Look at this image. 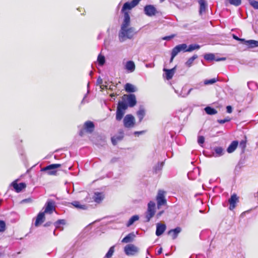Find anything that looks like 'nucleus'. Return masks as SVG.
Wrapping results in <instances>:
<instances>
[{
    "instance_id": "obj_25",
    "label": "nucleus",
    "mask_w": 258,
    "mask_h": 258,
    "mask_svg": "<svg viewBox=\"0 0 258 258\" xmlns=\"http://www.w3.org/2000/svg\"><path fill=\"white\" fill-rule=\"evenodd\" d=\"M243 44H245L248 46L250 48H254L258 47V41L254 40H245L243 41Z\"/></svg>"
},
{
    "instance_id": "obj_29",
    "label": "nucleus",
    "mask_w": 258,
    "mask_h": 258,
    "mask_svg": "<svg viewBox=\"0 0 258 258\" xmlns=\"http://www.w3.org/2000/svg\"><path fill=\"white\" fill-rule=\"evenodd\" d=\"M201 46L197 44H191L187 46L186 45V52H192L195 50H198L200 48Z\"/></svg>"
},
{
    "instance_id": "obj_21",
    "label": "nucleus",
    "mask_w": 258,
    "mask_h": 258,
    "mask_svg": "<svg viewBox=\"0 0 258 258\" xmlns=\"http://www.w3.org/2000/svg\"><path fill=\"white\" fill-rule=\"evenodd\" d=\"M125 69L128 73H132L135 70V64L132 60H128L126 62L125 65Z\"/></svg>"
},
{
    "instance_id": "obj_51",
    "label": "nucleus",
    "mask_w": 258,
    "mask_h": 258,
    "mask_svg": "<svg viewBox=\"0 0 258 258\" xmlns=\"http://www.w3.org/2000/svg\"><path fill=\"white\" fill-rule=\"evenodd\" d=\"M97 85H101L103 83L102 79L100 78V77H99L98 78L97 80Z\"/></svg>"
},
{
    "instance_id": "obj_41",
    "label": "nucleus",
    "mask_w": 258,
    "mask_h": 258,
    "mask_svg": "<svg viewBox=\"0 0 258 258\" xmlns=\"http://www.w3.org/2000/svg\"><path fill=\"white\" fill-rule=\"evenodd\" d=\"M218 81V78H213L209 80H205L204 81V84L205 85H211L216 83Z\"/></svg>"
},
{
    "instance_id": "obj_13",
    "label": "nucleus",
    "mask_w": 258,
    "mask_h": 258,
    "mask_svg": "<svg viewBox=\"0 0 258 258\" xmlns=\"http://www.w3.org/2000/svg\"><path fill=\"white\" fill-rule=\"evenodd\" d=\"M186 44L182 43L178 44L175 46L172 50L174 52V54H178L180 52H186Z\"/></svg>"
},
{
    "instance_id": "obj_62",
    "label": "nucleus",
    "mask_w": 258,
    "mask_h": 258,
    "mask_svg": "<svg viewBox=\"0 0 258 258\" xmlns=\"http://www.w3.org/2000/svg\"><path fill=\"white\" fill-rule=\"evenodd\" d=\"M162 252V248L161 247L158 250L157 254L159 255V254H161Z\"/></svg>"
},
{
    "instance_id": "obj_4",
    "label": "nucleus",
    "mask_w": 258,
    "mask_h": 258,
    "mask_svg": "<svg viewBox=\"0 0 258 258\" xmlns=\"http://www.w3.org/2000/svg\"><path fill=\"white\" fill-rule=\"evenodd\" d=\"M155 203L150 201L148 204L147 211L145 213L146 222H148L155 214Z\"/></svg>"
},
{
    "instance_id": "obj_45",
    "label": "nucleus",
    "mask_w": 258,
    "mask_h": 258,
    "mask_svg": "<svg viewBox=\"0 0 258 258\" xmlns=\"http://www.w3.org/2000/svg\"><path fill=\"white\" fill-rule=\"evenodd\" d=\"M198 144L202 146V144H203L205 142V138L204 136H198Z\"/></svg>"
},
{
    "instance_id": "obj_3",
    "label": "nucleus",
    "mask_w": 258,
    "mask_h": 258,
    "mask_svg": "<svg viewBox=\"0 0 258 258\" xmlns=\"http://www.w3.org/2000/svg\"><path fill=\"white\" fill-rule=\"evenodd\" d=\"M127 109V106L124 102H118L115 117L116 120L120 121L122 119Z\"/></svg>"
},
{
    "instance_id": "obj_1",
    "label": "nucleus",
    "mask_w": 258,
    "mask_h": 258,
    "mask_svg": "<svg viewBox=\"0 0 258 258\" xmlns=\"http://www.w3.org/2000/svg\"><path fill=\"white\" fill-rule=\"evenodd\" d=\"M135 30L133 28H121L118 37L120 42L124 41L126 38L131 39L134 35Z\"/></svg>"
},
{
    "instance_id": "obj_63",
    "label": "nucleus",
    "mask_w": 258,
    "mask_h": 258,
    "mask_svg": "<svg viewBox=\"0 0 258 258\" xmlns=\"http://www.w3.org/2000/svg\"><path fill=\"white\" fill-rule=\"evenodd\" d=\"M194 172H198V174H199V169L198 168H196L194 169V170L193 171Z\"/></svg>"
},
{
    "instance_id": "obj_30",
    "label": "nucleus",
    "mask_w": 258,
    "mask_h": 258,
    "mask_svg": "<svg viewBox=\"0 0 258 258\" xmlns=\"http://www.w3.org/2000/svg\"><path fill=\"white\" fill-rule=\"evenodd\" d=\"M137 116L139 119V121L141 122L145 115V110L143 107L141 106L139 110L137 112Z\"/></svg>"
},
{
    "instance_id": "obj_2",
    "label": "nucleus",
    "mask_w": 258,
    "mask_h": 258,
    "mask_svg": "<svg viewBox=\"0 0 258 258\" xmlns=\"http://www.w3.org/2000/svg\"><path fill=\"white\" fill-rule=\"evenodd\" d=\"M119 102H124L128 107H133L137 104L136 97L134 94H124L122 97V100Z\"/></svg>"
},
{
    "instance_id": "obj_46",
    "label": "nucleus",
    "mask_w": 258,
    "mask_h": 258,
    "mask_svg": "<svg viewBox=\"0 0 258 258\" xmlns=\"http://www.w3.org/2000/svg\"><path fill=\"white\" fill-rule=\"evenodd\" d=\"M226 59V58L225 57H219L218 56L215 55V58L214 59V60L216 61H224Z\"/></svg>"
},
{
    "instance_id": "obj_23",
    "label": "nucleus",
    "mask_w": 258,
    "mask_h": 258,
    "mask_svg": "<svg viewBox=\"0 0 258 258\" xmlns=\"http://www.w3.org/2000/svg\"><path fill=\"white\" fill-rule=\"evenodd\" d=\"M96 140L95 144L98 146L103 147L106 144V138L104 136H98Z\"/></svg>"
},
{
    "instance_id": "obj_42",
    "label": "nucleus",
    "mask_w": 258,
    "mask_h": 258,
    "mask_svg": "<svg viewBox=\"0 0 258 258\" xmlns=\"http://www.w3.org/2000/svg\"><path fill=\"white\" fill-rule=\"evenodd\" d=\"M239 147L241 149V153L243 154L244 152L245 148L246 147V141H241L239 145Z\"/></svg>"
},
{
    "instance_id": "obj_7",
    "label": "nucleus",
    "mask_w": 258,
    "mask_h": 258,
    "mask_svg": "<svg viewBox=\"0 0 258 258\" xmlns=\"http://www.w3.org/2000/svg\"><path fill=\"white\" fill-rule=\"evenodd\" d=\"M124 251L127 255H134L139 252V248L133 244H128L124 247Z\"/></svg>"
},
{
    "instance_id": "obj_48",
    "label": "nucleus",
    "mask_w": 258,
    "mask_h": 258,
    "mask_svg": "<svg viewBox=\"0 0 258 258\" xmlns=\"http://www.w3.org/2000/svg\"><path fill=\"white\" fill-rule=\"evenodd\" d=\"M111 142L113 145H115L118 141L116 139V138L113 137L111 138Z\"/></svg>"
},
{
    "instance_id": "obj_19",
    "label": "nucleus",
    "mask_w": 258,
    "mask_h": 258,
    "mask_svg": "<svg viewBox=\"0 0 258 258\" xmlns=\"http://www.w3.org/2000/svg\"><path fill=\"white\" fill-rule=\"evenodd\" d=\"M94 124L92 121H87L85 122L84 128L86 130V132L91 133L94 130Z\"/></svg>"
},
{
    "instance_id": "obj_37",
    "label": "nucleus",
    "mask_w": 258,
    "mask_h": 258,
    "mask_svg": "<svg viewBox=\"0 0 258 258\" xmlns=\"http://www.w3.org/2000/svg\"><path fill=\"white\" fill-rule=\"evenodd\" d=\"M66 224V221L64 219H60L58 220L57 221L54 223V225L55 227V229H59L60 228V230H62L63 228H61L59 225H64Z\"/></svg>"
},
{
    "instance_id": "obj_11",
    "label": "nucleus",
    "mask_w": 258,
    "mask_h": 258,
    "mask_svg": "<svg viewBox=\"0 0 258 258\" xmlns=\"http://www.w3.org/2000/svg\"><path fill=\"white\" fill-rule=\"evenodd\" d=\"M144 12L148 16L151 17L155 15L157 10L154 6L150 5L144 7Z\"/></svg>"
},
{
    "instance_id": "obj_55",
    "label": "nucleus",
    "mask_w": 258,
    "mask_h": 258,
    "mask_svg": "<svg viewBox=\"0 0 258 258\" xmlns=\"http://www.w3.org/2000/svg\"><path fill=\"white\" fill-rule=\"evenodd\" d=\"M192 90V88H190L187 92V93L185 94V95H181V94H179V96H181L182 97H186L188 94H189V93H190V92L191 91V90Z\"/></svg>"
},
{
    "instance_id": "obj_10",
    "label": "nucleus",
    "mask_w": 258,
    "mask_h": 258,
    "mask_svg": "<svg viewBox=\"0 0 258 258\" xmlns=\"http://www.w3.org/2000/svg\"><path fill=\"white\" fill-rule=\"evenodd\" d=\"M55 203L52 200H48L45 205V210L43 212L51 214L55 210Z\"/></svg>"
},
{
    "instance_id": "obj_8",
    "label": "nucleus",
    "mask_w": 258,
    "mask_h": 258,
    "mask_svg": "<svg viewBox=\"0 0 258 258\" xmlns=\"http://www.w3.org/2000/svg\"><path fill=\"white\" fill-rule=\"evenodd\" d=\"M123 122L125 127L131 128L134 126L135 119L132 114H127L124 117Z\"/></svg>"
},
{
    "instance_id": "obj_52",
    "label": "nucleus",
    "mask_w": 258,
    "mask_h": 258,
    "mask_svg": "<svg viewBox=\"0 0 258 258\" xmlns=\"http://www.w3.org/2000/svg\"><path fill=\"white\" fill-rule=\"evenodd\" d=\"M115 138H116V139L118 141H121L123 137V136L122 135V134L119 136H114Z\"/></svg>"
},
{
    "instance_id": "obj_49",
    "label": "nucleus",
    "mask_w": 258,
    "mask_h": 258,
    "mask_svg": "<svg viewBox=\"0 0 258 258\" xmlns=\"http://www.w3.org/2000/svg\"><path fill=\"white\" fill-rule=\"evenodd\" d=\"M173 37H174V35H170V36H165V37H163V39L165 40L168 41V40H170L171 39H172Z\"/></svg>"
},
{
    "instance_id": "obj_56",
    "label": "nucleus",
    "mask_w": 258,
    "mask_h": 258,
    "mask_svg": "<svg viewBox=\"0 0 258 258\" xmlns=\"http://www.w3.org/2000/svg\"><path fill=\"white\" fill-rule=\"evenodd\" d=\"M155 64L154 63H147L146 64V67L147 68H153L154 67Z\"/></svg>"
},
{
    "instance_id": "obj_53",
    "label": "nucleus",
    "mask_w": 258,
    "mask_h": 258,
    "mask_svg": "<svg viewBox=\"0 0 258 258\" xmlns=\"http://www.w3.org/2000/svg\"><path fill=\"white\" fill-rule=\"evenodd\" d=\"M177 55V54H174V52L172 51L171 53V58H170V62H172L173 61V59Z\"/></svg>"
},
{
    "instance_id": "obj_28",
    "label": "nucleus",
    "mask_w": 258,
    "mask_h": 258,
    "mask_svg": "<svg viewBox=\"0 0 258 258\" xmlns=\"http://www.w3.org/2000/svg\"><path fill=\"white\" fill-rule=\"evenodd\" d=\"M71 204L78 209L86 210L88 206L86 205L81 204L79 201H74L71 203Z\"/></svg>"
},
{
    "instance_id": "obj_57",
    "label": "nucleus",
    "mask_w": 258,
    "mask_h": 258,
    "mask_svg": "<svg viewBox=\"0 0 258 258\" xmlns=\"http://www.w3.org/2000/svg\"><path fill=\"white\" fill-rule=\"evenodd\" d=\"M164 213V211L162 210L161 211H160L157 214H156V217L157 218H159L162 215V214Z\"/></svg>"
},
{
    "instance_id": "obj_35",
    "label": "nucleus",
    "mask_w": 258,
    "mask_h": 258,
    "mask_svg": "<svg viewBox=\"0 0 258 258\" xmlns=\"http://www.w3.org/2000/svg\"><path fill=\"white\" fill-rule=\"evenodd\" d=\"M207 114L209 115H214L217 113V111L214 108L210 106H207L204 109Z\"/></svg>"
},
{
    "instance_id": "obj_39",
    "label": "nucleus",
    "mask_w": 258,
    "mask_h": 258,
    "mask_svg": "<svg viewBox=\"0 0 258 258\" xmlns=\"http://www.w3.org/2000/svg\"><path fill=\"white\" fill-rule=\"evenodd\" d=\"M114 252V246H111L105 254L104 258H110Z\"/></svg>"
},
{
    "instance_id": "obj_32",
    "label": "nucleus",
    "mask_w": 258,
    "mask_h": 258,
    "mask_svg": "<svg viewBox=\"0 0 258 258\" xmlns=\"http://www.w3.org/2000/svg\"><path fill=\"white\" fill-rule=\"evenodd\" d=\"M245 164V160L244 159H241L238 164L236 165L235 168V172H239L241 169V168L243 166L244 164Z\"/></svg>"
},
{
    "instance_id": "obj_26",
    "label": "nucleus",
    "mask_w": 258,
    "mask_h": 258,
    "mask_svg": "<svg viewBox=\"0 0 258 258\" xmlns=\"http://www.w3.org/2000/svg\"><path fill=\"white\" fill-rule=\"evenodd\" d=\"M94 201L97 203H100L104 199L102 192H96L93 197Z\"/></svg>"
},
{
    "instance_id": "obj_18",
    "label": "nucleus",
    "mask_w": 258,
    "mask_h": 258,
    "mask_svg": "<svg viewBox=\"0 0 258 258\" xmlns=\"http://www.w3.org/2000/svg\"><path fill=\"white\" fill-rule=\"evenodd\" d=\"M123 21L121 26V28L128 27L130 24V17L127 12H125L123 13Z\"/></svg>"
},
{
    "instance_id": "obj_15",
    "label": "nucleus",
    "mask_w": 258,
    "mask_h": 258,
    "mask_svg": "<svg viewBox=\"0 0 258 258\" xmlns=\"http://www.w3.org/2000/svg\"><path fill=\"white\" fill-rule=\"evenodd\" d=\"M198 3L200 5L199 14L202 15L205 13L208 8V4L205 0H199Z\"/></svg>"
},
{
    "instance_id": "obj_16",
    "label": "nucleus",
    "mask_w": 258,
    "mask_h": 258,
    "mask_svg": "<svg viewBox=\"0 0 258 258\" xmlns=\"http://www.w3.org/2000/svg\"><path fill=\"white\" fill-rule=\"evenodd\" d=\"M45 220V212H40L37 215L36 221L35 222V226L38 227L42 224Z\"/></svg>"
},
{
    "instance_id": "obj_31",
    "label": "nucleus",
    "mask_w": 258,
    "mask_h": 258,
    "mask_svg": "<svg viewBox=\"0 0 258 258\" xmlns=\"http://www.w3.org/2000/svg\"><path fill=\"white\" fill-rule=\"evenodd\" d=\"M124 89L128 93H133L136 91L135 86L130 83H126L125 85Z\"/></svg>"
},
{
    "instance_id": "obj_47",
    "label": "nucleus",
    "mask_w": 258,
    "mask_h": 258,
    "mask_svg": "<svg viewBox=\"0 0 258 258\" xmlns=\"http://www.w3.org/2000/svg\"><path fill=\"white\" fill-rule=\"evenodd\" d=\"M233 38L235 40H238V41H241L242 43H243V41H244V39L239 38L238 37H237V36H236V35H234V34H233Z\"/></svg>"
},
{
    "instance_id": "obj_33",
    "label": "nucleus",
    "mask_w": 258,
    "mask_h": 258,
    "mask_svg": "<svg viewBox=\"0 0 258 258\" xmlns=\"http://www.w3.org/2000/svg\"><path fill=\"white\" fill-rule=\"evenodd\" d=\"M198 57V55L194 54L192 56L189 58L185 62V64L186 67L189 68L190 67L192 63L194 61L197 59Z\"/></svg>"
},
{
    "instance_id": "obj_14",
    "label": "nucleus",
    "mask_w": 258,
    "mask_h": 258,
    "mask_svg": "<svg viewBox=\"0 0 258 258\" xmlns=\"http://www.w3.org/2000/svg\"><path fill=\"white\" fill-rule=\"evenodd\" d=\"M238 201V199L237 195L236 194L232 195L228 200L230 205L229 209L230 210H233L235 208L236 204Z\"/></svg>"
},
{
    "instance_id": "obj_60",
    "label": "nucleus",
    "mask_w": 258,
    "mask_h": 258,
    "mask_svg": "<svg viewBox=\"0 0 258 258\" xmlns=\"http://www.w3.org/2000/svg\"><path fill=\"white\" fill-rule=\"evenodd\" d=\"M217 122L220 124H223V123H225L226 122V121L224 119H218L217 120Z\"/></svg>"
},
{
    "instance_id": "obj_61",
    "label": "nucleus",
    "mask_w": 258,
    "mask_h": 258,
    "mask_svg": "<svg viewBox=\"0 0 258 258\" xmlns=\"http://www.w3.org/2000/svg\"><path fill=\"white\" fill-rule=\"evenodd\" d=\"M145 132L144 131H140V132H138V131H136V132H134V134L135 135H141L142 134H143Z\"/></svg>"
},
{
    "instance_id": "obj_36",
    "label": "nucleus",
    "mask_w": 258,
    "mask_h": 258,
    "mask_svg": "<svg viewBox=\"0 0 258 258\" xmlns=\"http://www.w3.org/2000/svg\"><path fill=\"white\" fill-rule=\"evenodd\" d=\"M139 219V217L138 215H134L132 216L128 221L127 223H126V225L127 227H130L132 225H133L135 222L138 220Z\"/></svg>"
},
{
    "instance_id": "obj_17",
    "label": "nucleus",
    "mask_w": 258,
    "mask_h": 258,
    "mask_svg": "<svg viewBox=\"0 0 258 258\" xmlns=\"http://www.w3.org/2000/svg\"><path fill=\"white\" fill-rule=\"evenodd\" d=\"M166 228L165 224L157 223L156 225V235L158 236L161 235L166 230Z\"/></svg>"
},
{
    "instance_id": "obj_9",
    "label": "nucleus",
    "mask_w": 258,
    "mask_h": 258,
    "mask_svg": "<svg viewBox=\"0 0 258 258\" xmlns=\"http://www.w3.org/2000/svg\"><path fill=\"white\" fill-rule=\"evenodd\" d=\"M141 0H133L131 2H126L125 3L121 9V12L123 13H124L125 12H126L127 10H131L133 8L137 6L140 2Z\"/></svg>"
},
{
    "instance_id": "obj_50",
    "label": "nucleus",
    "mask_w": 258,
    "mask_h": 258,
    "mask_svg": "<svg viewBox=\"0 0 258 258\" xmlns=\"http://www.w3.org/2000/svg\"><path fill=\"white\" fill-rule=\"evenodd\" d=\"M226 111L228 113H230L232 111V107L229 105L226 107Z\"/></svg>"
},
{
    "instance_id": "obj_38",
    "label": "nucleus",
    "mask_w": 258,
    "mask_h": 258,
    "mask_svg": "<svg viewBox=\"0 0 258 258\" xmlns=\"http://www.w3.org/2000/svg\"><path fill=\"white\" fill-rule=\"evenodd\" d=\"M204 58L207 61H213L215 58V55L213 53H207L204 55Z\"/></svg>"
},
{
    "instance_id": "obj_20",
    "label": "nucleus",
    "mask_w": 258,
    "mask_h": 258,
    "mask_svg": "<svg viewBox=\"0 0 258 258\" xmlns=\"http://www.w3.org/2000/svg\"><path fill=\"white\" fill-rule=\"evenodd\" d=\"M181 231V228L180 227H177L174 229H171L168 232V235H171L173 239L177 238L178 234Z\"/></svg>"
},
{
    "instance_id": "obj_34",
    "label": "nucleus",
    "mask_w": 258,
    "mask_h": 258,
    "mask_svg": "<svg viewBox=\"0 0 258 258\" xmlns=\"http://www.w3.org/2000/svg\"><path fill=\"white\" fill-rule=\"evenodd\" d=\"M214 151V156L215 157H219L223 155V149L221 147H215L213 149Z\"/></svg>"
},
{
    "instance_id": "obj_22",
    "label": "nucleus",
    "mask_w": 258,
    "mask_h": 258,
    "mask_svg": "<svg viewBox=\"0 0 258 258\" xmlns=\"http://www.w3.org/2000/svg\"><path fill=\"white\" fill-rule=\"evenodd\" d=\"M136 235L134 232L130 233L126 236H125L121 240L122 243H129L132 242L134 240Z\"/></svg>"
},
{
    "instance_id": "obj_5",
    "label": "nucleus",
    "mask_w": 258,
    "mask_h": 258,
    "mask_svg": "<svg viewBox=\"0 0 258 258\" xmlns=\"http://www.w3.org/2000/svg\"><path fill=\"white\" fill-rule=\"evenodd\" d=\"M165 192L162 190H159L156 196L157 208L159 209L162 206L166 205L167 201L165 197Z\"/></svg>"
},
{
    "instance_id": "obj_44",
    "label": "nucleus",
    "mask_w": 258,
    "mask_h": 258,
    "mask_svg": "<svg viewBox=\"0 0 258 258\" xmlns=\"http://www.w3.org/2000/svg\"><path fill=\"white\" fill-rule=\"evenodd\" d=\"M6 230V223L4 221L0 220V232L5 231Z\"/></svg>"
},
{
    "instance_id": "obj_27",
    "label": "nucleus",
    "mask_w": 258,
    "mask_h": 258,
    "mask_svg": "<svg viewBox=\"0 0 258 258\" xmlns=\"http://www.w3.org/2000/svg\"><path fill=\"white\" fill-rule=\"evenodd\" d=\"M238 142L237 141H233L227 149V151L229 153H232L237 148Z\"/></svg>"
},
{
    "instance_id": "obj_64",
    "label": "nucleus",
    "mask_w": 258,
    "mask_h": 258,
    "mask_svg": "<svg viewBox=\"0 0 258 258\" xmlns=\"http://www.w3.org/2000/svg\"><path fill=\"white\" fill-rule=\"evenodd\" d=\"M224 120L226 121V122H227L229 121L230 120V119H230V117H226L225 118H224Z\"/></svg>"
},
{
    "instance_id": "obj_43",
    "label": "nucleus",
    "mask_w": 258,
    "mask_h": 258,
    "mask_svg": "<svg viewBox=\"0 0 258 258\" xmlns=\"http://www.w3.org/2000/svg\"><path fill=\"white\" fill-rule=\"evenodd\" d=\"M249 3L254 9H258V1L249 0Z\"/></svg>"
},
{
    "instance_id": "obj_12",
    "label": "nucleus",
    "mask_w": 258,
    "mask_h": 258,
    "mask_svg": "<svg viewBox=\"0 0 258 258\" xmlns=\"http://www.w3.org/2000/svg\"><path fill=\"white\" fill-rule=\"evenodd\" d=\"M17 181V180H15L12 182L11 184V186L14 188L17 192H20L26 188V184L24 182H21L18 184Z\"/></svg>"
},
{
    "instance_id": "obj_6",
    "label": "nucleus",
    "mask_w": 258,
    "mask_h": 258,
    "mask_svg": "<svg viewBox=\"0 0 258 258\" xmlns=\"http://www.w3.org/2000/svg\"><path fill=\"white\" fill-rule=\"evenodd\" d=\"M61 167L60 164H52L49 165L41 169V171H47L49 175H55L56 173L55 169Z\"/></svg>"
},
{
    "instance_id": "obj_58",
    "label": "nucleus",
    "mask_w": 258,
    "mask_h": 258,
    "mask_svg": "<svg viewBox=\"0 0 258 258\" xmlns=\"http://www.w3.org/2000/svg\"><path fill=\"white\" fill-rule=\"evenodd\" d=\"M52 224V223L50 221H48L47 222H46L44 224V227H49L50 226L51 224Z\"/></svg>"
},
{
    "instance_id": "obj_24",
    "label": "nucleus",
    "mask_w": 258,
    "mask_h": 258,
    "mask_svg": "<svg viewBox=\"0 0 258 258\" xmlns=\"http://www.w3.org/2000/svg\"><path fill=\"white\" fill-rule=\"evenodd\" d=\"M175 68L171 69H163V71L165 72L166 78L167 80H169L172 79L175 73Z\"/></svg>"
},
{
    "instance_id": "obj_54",
    "label": "nucleus",
    "mask_w": 258,
    "mask_h": 258,
    "mask_svg": "<svg viewBox=\"0 0 258 258\" xmlns=\"http://www.w3.org/2000/svg\"><path fill=\"white\" fill-rule=\"evenodd\" d=\"M119 158H116V157H113V158L111 159V161H110V162L111 163H114L115 162H116L118 161Z\"/></svg>"
},
{
    "instance_id": "obj_40",
    "label": "nucleus",
    "mask_w": 258,
    "mask_h": 258,
    "mask_svg": "<svg viewBox=\"0 0 258 258\" xmlns=\"http://www.w3.org/2000/svg\"><path fill=\"white\" fill-rule=\"evenodd\" d=\"M97 61L100 66H103L105 62V57L101 54H99L97 58Z\"/></svg>"
},
{
    "instance_id": "obj_59",
    "label": "nucleus",
    "mask_w": 258,
    "mask_h": 258,
    "mask_svg": "<svg viewBox=\"0 0 258 258\" xmlns=\"http://www.w3.org/2000/svg\"><path fill=\"white\" fill-rule=\"evenodd\" d=\"M31 201V199H24V200H22L21 203H28V202H30Z\"/></svg>"
}]
</instances>
